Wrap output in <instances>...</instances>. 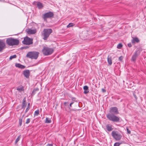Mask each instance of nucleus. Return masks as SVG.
Wrapping results in <instances>:
<instances>
[{
    "instance_id": "nucleus-28",
    "label": "nucleus",
    "mask_w": 146,
    "mask_h": 146,
    "mask_svg": "<svg viewBox=\"0 0 146 146\" xmlns=\"http://www.w3.org/2000/svg\"><path fill=\"white\" fill-rule=\"evenodd\" d=\"M22 119H19V123L20 126H21L22 124Z\"/></svg>"
},
{
    "instance_id": "nucleus-31",
    "label": "nucleus",
    "mask_w": 146,
    "mask_h": 146,
    "mask_svg": "<svg viewBox=\"0 0 146 146\" xmlns=\"http://www.w3.org/2000/svg\"><path fill=\"white\" fill-rule=\"evenodd\" d=\"M29 109H30V108H29V107H27L25 110V113H26L28 111V110H29Z\"/></svg>"
},
{
    "instance_id": "nucleus-5",
    "label": "nucleus",
    "mask_w": 146,
    "mask_h": 146,
    "mask_svg": "<svg viewBox=\"0 0 146 146\" xmlns=\"http://www.w3.org/2000/svg\"><path fill=\"white\" fill-rule=\"evenodd\" d=\"M39 52L36 51H31L28 52L26 56L31 59H36L38 56Z\"/></svg>"
},
{
    "instance_id": "nucleus-30",
    "label": "nucleus",
    "mask_w": 146,
    "mask_h": 146,
    "mask_svg": "<svg viewBox=\"0 0 146 146\" xmlns=\"http://www.w3.org/2000/svg\"><path fill=\"white\" fill-rule=\"evenodd\" d=\"M123 56H120L119 57V60L121 61H122V60L123 59Z\"/></svg>"
},
{
    "instance_id": "nucleus-39",
    "label": "nucleus",
    "mask_w": 146,
    "mask_h": 146,
    "mask_svg": "<svg viewBox=\"0 0 146 146\" xmlns=\"http://www.w3.org/2000/svg\"><path fill=\"white\" fill-rule=\"evenodd\" d=\"M67 103L66 102H65L64 103V105L65 106H67Z\"/></svg>"
},
{
    "instance_id": "nucleus-24",
    "label": "nucleus",
    "mask_w": 146,
    "mask_h": 146,
    "mask_svg": "<svg viewBox=\"0 0 146 146\" xmlns=\"http://www.w3.org/2000/svg\"><path fill=\"white\" fill-rule=\"evenodd\" d=\"M75 24L72 23H70L67 26V28H69L72 27L74 26Z\"/></svg>"
},
{
    "instance_id": "nucleus-7",
    "label": "nucleus",
    "mask_w": 146,
    "mask_h": 146,
    "mask_svg": "<svg viewBox=\"0 0 146 146\" xmlns=\"http://www.w3.org/2000/svg\"><path fill=\"white\" fill-rule=\"evenodd\" d=\"M111 135L113 138L117 141L120 140L122 137L121 134L117 131H113Z\"/></svg>"
},
{
    "instance_id": "nucleus-20",
    "label": "nucleus",
    "mask_w": 146,
    "mask_h": 146,
    "mask_svg": "<svg viewBox=\"0 0 146 146\" xmlns=\"http://www.w3.org/2000/svg\"><path fill=\"white\" fill-rule=\"evenodd\" d=\"M17 90L19 92H21L22 91H23L24 90V87L22 86L21 87H18L17 88Z\"/></svg>"
},
{
    "instance_id": "nucleus-15",
    "label": "nucleus",
    "mask_w": 146,
    "mask_h": 146,
    "mask_svg": "<svg viewBox=\"0 0 146 146\" xmlns=\"http://www.w3.org/2000/svg\"><path fill=\"white\" fill-rule=\"evenodd\" d=\"M83 89L84 90V93L85 94H86L89 92L88 87L87 86H85L83 87Z\"/></svg>"
},
{
    "instance_id": "nucleus-26",
    "label": "nucleus",
    "mask_w": 146,
    "mask_h": 146,
    "mask_svg": "<svg viewBox=\"0 0 146 146\" xmlns=\"http://www.w3.org/2000/svg\"><path fill=\"white\" fill-rule=\"evenodd\" d=\"M17 55L15 54L11 56L9 58V60H11L13 58H15L17 57Z\"/></svg>"
},
{
    "instance_id": "nucleus-3",
    "label": "nucleus",
    "mask_w": 146,
    "mask_h": 146,
    "mask_svg": "<svg viewBox=\"0 0 146 146\" xmlns=\"http://www.w3.org/2000/svg\"><path fill=\"white\" fill-rule=\"evenodd\" d=\"M53 31L51 29H44L42 33V36H43V39L44 40L48 39L50 35Z\"/></svg>"
},
{
    "instance_id": "nucleus-32",
    "label": "nucleus",
    "mask_w": 146,
    "mask_h": 146,
    "mask_svg": "<svg viewBox=\"0 0 146 146\" xmlns=\"http://www.w3.org/2000/svg\"><path fill=\"white\" fill-rule=\"evenodd\" d=\"M127 133H128V134H130L131 133V131L130 130H129V129H128V128H127Z\"/></svg>"
},
{
    "instance_id": "nucleus-18",
    "label": "nucleus",
    "mask_w": 146,
    "mask_h": 146,
    "mask_svg": "<svg viewBox=\"0 0 146 146\" xmlns=\"http://www.w3.org/2000/svg\"><path fill=\"white\" fill-rule=\"evenodd\" d=\"M107 59L108 63L110 65H111L112 63L111 57L110 56H108Z\"/></svg>"
},
{
    "instance_id": "nucleus-10",
    "label": "nucleus",
    "mask_w": 146,
    "mask_h": 146,
    "mask_svg": "<svg viewBox=\"0 0 146 146\" xmlns=\"http://www.w3.org/2000/svg\"><path fill=\"white\" fill-rule=\"evenodd\" d=\"M26 31L29 35L35 34L36 32V30L35 29L33 30H31V29H26Z\"/></svg>"
},
{
    "instance_id": "nucleus-35",
    "label": "nucleus",
    "mask_w": 146,
    "mask_h": 146,
    "mask_svg": "<svg viewBox=\"0 0 146 146\" xmlns=\"http://www.w3.org/2000/svg\"><path fill=\"white\" fill-rule=\"evenodd\" d=\"M127 45L129 47H130L132 46V45L131 43H128Z\"/></svg>"
},
{
    "instance_id": "nucleus-37",
    "label": "nucleus",
    "mask_w": 146,
    "mask_h": 146,
    "mask_svg": "<svg viewBox=\"0 0 146 146\" xmlns=\"http://www.w3.org/2000/svg\"><path fill=\"white\" fill-rule=\"evenodd\" d=\"M119 144L117 143H115L114 144V146H119Z\"/></svg>"
},
{
    "instance_id": "nucleus-12",
    "label": "nucleus",
    "mask_w": 146,
    "mask_h": 146,
    "mask_svg": "<svg viewBox=\"0 0 146 146\" xmlns=\"http://www.w3.org/2000/svg\"><path fill=\"white\" fill-rule=\"evenodd\" d=\"M5 44L4 42L2 41H0V52L2 51L5 48Z\"/></svg>"
},
{
    "instance_id": "nucleus-21",
    "label": "nucleus",
    "mask_w": 146,
    "mask_h": 146,
    "mask_svg": "<svg viewBox=\"0 0 146 146\" xmlns=\"http://www.w3.org/2000/svg\"><path fill=\"white\" fill-rule=\"evenodd\" d=\"M37 5L38 8L39 9L42 8L43 7L42 4L40 2H38L37 3Z\"/></svg>"
},
{
    "instance_id": "nucleus-6",
    "label": "nucleus",
    "mask_w": 146,
    "mask_h": 146,
    "mask_svg": "<svg viewBox=\"0 0 146 146\" xmlns=\"http://www.w3.org/2000/svg\"><path fill=\"white\" fill-rule=\"evenodd\" d=\"M142 50V49L141 47H139L137 49L136 51H135L132 56L131 61L135 62L138 57V56L140 54V52Z\"/></svg>"
},
{
    "instance_id": "nucleus-2",
    "label": "nucleus",
    "mask_w": 146,
    "mask_h": 146,
    "mask_svg": "<svg viewBox=\"0 0 146 146\" xmlns=\"http://www.w3.org/2000/svg\"><path fill=\"white\" fill-rule=\"evenodd\" d=\"M6 44L9 46L17 45L19 43V40L10 37L7 38L6 40Z\"/></svg>"
},
{
    "instance_id": "nucleus-27",
    "label": "nucleus",
    "mask_w": 146,
    "mask_h": 146,
    "mask_svg": "<svg viewBox=\"0 0 146 146\" xmlns=\"http://www.w3.org/2000/svg\"><path fill=\"white\" fill-rule=\"evenodd\" d=\"M122 47V45L121 43H119L117 45V48L118 49H120Z\"/></svg>"
},
{
    "instance_id": "nucleus-38",
    "label": "nucleus",
    "mask_w": 146,
    "mask_h": 146,
    "mask_svg": "<svg viewBox=\"0 0 146 146\" xmlns=\"http://www.w3.org/2000/svg\"><path fill=\"white\" fill-rule=\"evenodd\" d=\"M133 95L134 96V97L136 99L137 98V96H136L135 94V93H133Z\"/></svg>"
},
{
    "instance_id": "nucleus-4",
    "label": "nucleus",
    "mask_w": 146,
    "mask_h": 146,
    "mask_svg": "<svg viewBox=\"0 0 146 146\" xmlns=\"http://www.w3.org/2000/svg\"><path fill=\"white\" fill-rule=\"evenodd\" d=\"M43 54L45 56H48L54 52L53 48L44 46L42 50Z\"/></svg>"
},
{
    "instance_id": "nucleus-40",
    "label": "nucleus",
    "mask_w": 146,
    "mask_h": 146,
    "mask_svg": "<svg viewBox=\"0 0 146 146\" xmlns=\"http://www.w3.org/2000/svg\"><path fill=\"white\" fill-rule=\"evenodd\" d=\"M30 103H29L28 104V106H27V107H29V108H30Z\"/></svg>"
},
{
    "instance_id": "nucleus-8",
    "label": "nucleus",
    "mask_w": 146,
    "mask_h": 146,
    "mask_svg": "<svg viewBox=\"0 0 146 146\" xmlns=\"http://www.w3.org/2000/svg\"><path fill=\"white\" fill-rule=\"evenodd\" d=\"M23 44L26 45H30L33 43V39L30 38L27 36L24 38V40L22 41Z\"/></svg>"
},
{
    "instance_id": "nucleus-22",
    "label": "nucleus",
    "mask_w": 146,
    "mask_h": 146,
    "mask_svg": "<svg viewBox=\"0 0 146 146\" xmlns=\"http://www.w3.org/2000/svg\"><path fill=\"white\" fill-rule=\"evenodd\" d=\"M21 135H20L16 139L15 142V144H17V143L18 142V141L20 140L21 138Z\"/></svg>"
},
{
    "instance_id": "nucleus-1",
    "label": "nucleus",
    "mask_w": 146,
    "mask_h": 146,
    "mask_svg": "<svg viewBox=\"0 0 146 146\" xmlns=\"http://www.w3.org/2000/svg\"><path fill=\"white\" fill-rule=\"evenodd\" d=\"M110 113L106 115L107 117L110 121L113 122H118L120 120L119 117L115 115L119 113L117 107H111L109 110Z\"/></svg>"
},
{
    "instance_id": "nucleus-17",
    "label": "nucleus",
    "mask_w": 146,
    "mask_h": 146,
    "mask_svg": "<svg viewBox=\"0 0 146 146\" xmlns=\"http://www.w3.org/2000/svg\"><path fill=\"white\" fill-rule=\"evenodd\" d=\"M106 127L108 131H110L113 129L111 127V126H110L109 124H107L106 125Z\"/></svg>"
},
{
    "instance_id": "nucleus-16",
    "label": "nucleus",
    "mask_w": 146,
    "mask_h": 146,
    "mask_svg": "<svg viewBox=\"0 0 146 146\" xmlns=\"http://www.w3.org/2000/svg\"><path fill=\"white\" fill-rule=\"evenodd\" d=\"M139 42V40L137 37H136L134 38L131 40V42L133 43H135V42L138 43Z\"/></svg>"
},
{
    "instance_id": "nucleus-14",
    "label": "nucleus",
    "mask_w": 146,
    "mask_h": 146,
    "mask_svg": "<svg viewBox=\"0 0 146 146\" xmlns=\"http://www.w3.org/2000/svg\"><path fill=\"white\" fill-rule=\"evenodd\" d=\"M15 66L16 67L21 69H24L25 68V66L22 65L19 63H16Z\"/></svg>"
},
{
    "instance_id": "nucleus-13",
    "label": "nucleus",
    "mask_w": 146,
    "mask_h": 146,
    "mask_svg": "<svg viewBox=\"0 0 146 146\" xmlns=\"http://www.w3.org/2000/svg\"><path fill=\"white\" fill-rule=\"evenodd\" d=\"M27 105L26 103V97H25L23 100L22 108L25 109Z\"/></svg>"
},
{
    "instance_id": "nucleus-11",
    "label": "nucleus",
    "mask_w": 146,
    "mask_h": 146,
    "mask_svg": "<svg viewBox=\"0 0 146 146\" xmlns=\"http://www.w3.org/2000/svg\"><path fill=\"white\" fill-rule=\"evenodd\" d=\"M23 74L26 78H29L30 75V72L29 70H24L23 72Z\"/></svg>"
},
{
    "instance_id": "nucleus-9",
    "label": "nucleus",
    "mask_w": 146,
    "mask_h": 146,
    "mask_svg": "<svg viewBox=\"0 0 146 146\" xmlns=\"http://www.w3.org/2000/svg\"><path fill=\"white\" fill-rule=\"evenodd\" d=\"M54 14L52 12H49L44 14L42 16V18L44 20H45L47 18H51L54 17Z\"/></svg>"
},
{
    "instance_id": "nucleus-33",
    "label": "nucleus",
    "mask_w": 146,
    "mask_h": 146,
    "mask_svg": "<svg viewBox=\"0 0 146 146\" xmlns=\"http://www.w3.org/2000/svg\"><path fill=\"white\" fill-rule=\"evenodd\" d=\"M102 92L103 93L106 92V90L104 88L102 89Z\"/></svg>"
},
{
    "instance_id": "nucleus-36",
    "label": "nucleus",
    "mask_w": 146,
    "mask_h": 146,
    "mask_svg": "<svg viewBox=\"0 0 146 146\" xmlns=\"http://www.w3.org/2000/svg\"><path fill=\"white\" fill-rule=\"evenodd\" d=\"M74 103V102H72L70 103L69 105L70 107H72V105ZM70 109V108H69Z\"/></svg>"
},
{
    "instance_id": "nucleus-19",
    "label": "nucleus",
    "mask_w": 146,
    "mask_h": 146,
    "mask_svg": "<svg viewBox=\"0 0 146 146\" xmlns=\"http://www.w3.org/2000/svg\"><path fill=\"white\" fill-rule=\"evenodd\" d=\"M38 90L39 89L38 88H35L32 92L31 96H34L36 94V92L37 91H38Z\"/></svg>"
},
{
    "instance_id": "nucleus-34",
    "label": "nucleus",
    "mask_w": 146,
    "mask_h": 146,
    "mask_svg": "<svg viewBox=\"0 0 146 146\" xmlns=\"http://www.w3.org/2000/svg\"><path fill=\"white\" fill-rule=\"evenodd\" d=\"M76 98L74 97H72V100L73 101H76Z\"/></svg>"
},
{
    "instance_id": "nucleus-29",
    "label": "nucleus",
    "mask_w": 146,
    "mask_h": 146,
    "mask_svg": "<svg viewBox=\"0 0 146 146\" xmlns=\"http://www.w3.org/2000/svg\"><path fill=\"white\" fill-rule=\"evenodd\" d=\"M30 121V118H28L27 119L26 121L25 122V123L27 124L29 123Z\"/></svg>"
},
{
    "instance_id": "nucleus-23",
    "label": "nucleus",
    "mask_w": 146,
    "mask_h": 146,
    "mask_svg": "<svg viewBox=\"0 0 146 146\" xmlns=\"http://www.w3.org/2000/svg\"><path fill=\"white\" fill-rule=\"evenodd\" d=\"M51 120L48 117H46L45 121V123H50L51 122Z\"/></svg>"
},
{
    "instance_id": "nucleus-41",
    "label": "nucleus",
    "mask_w": 146,
    "mask_h": 146,
    "mask_svg": "<svg viewBox=\"0 0 146 146\" xmlns=\"http://www.w3.org/2000/svg\"><path fill=\"white\" fill-rule=\"evenodd\" d=\"M29 48L28 47H25V48Z\"/></svg>"
},
{
    "instance_id": "nucleus-25",
    "label": "nucleus",
    "mask_w": 146,
    "mask_h": 146,
    "mask_svg": "<svg viewBox=\"0 0 146 146\" xmlns=\"http://www.w3.org/2000/svg\"><path fill=\"white\" fill-rule=\"evenodd\" d=\"M39 110H36L35 113H34V115L35 116H38L39 114Z\"/></svg>"
}]
</instances>
